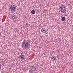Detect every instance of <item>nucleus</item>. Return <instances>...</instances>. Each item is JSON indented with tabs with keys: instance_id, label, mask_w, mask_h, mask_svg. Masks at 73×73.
<instances>
[{
	"instance_id": "obj_1",
	"label": "nucleus",
	"mask_w": 73,
	"mask_h": 73,
	"mask_svg": "<svg viewBox=\"0 0 73 73\" xmlns=\"http://www.w3.org/2000/svg\"><path fill=\"white\" fill-rule=\"evenodd\" d=\"M24 44H25L24 46H22L23 48H25L27 49V48H29L30 46V41L24 40L22 43V45H23Z\"/></svg>"
},
{
	"instance_id": "obj_2",
	"label": "nucleus",
	"mask_w": 73,
	"mask_h": 73,
	"mask_svg": "<svg viewBox=\"0 0 73 73\" xmlns=\"http://www.w3.org/2000/svg\"><path fill=\"white\" fill-rule=\"evenodd\" d=\"M59 8L60 11L62 13H64L65 12L66 10V8L65 6H64V5H60Z\"/></svg>"
},
{
	"instance_id": "obj_3",
	"label": "nucleus",
	"mask_w": 73,
	"mask_h": 73,
	"mask_svg": "<svg viewBox=\"0 0 73 73\" xmlns=\"http://www.w3.org/2000/svg\"><path fill=\"white\" fill-rule=\"evenodd\" d=\"M25 54V53L24 52H23L21 53V55L20 56V58L21 60H25V56L24 55V54Z\"/></svg>"
},
{
	"instance_id": "obj_4",
	"label": "nucleus",
	"mask_w": 73,
	"mask_h": 73,
	"mask_svg": "<svg viewBox=\"0 0 73 73\" xmlns=\"http://www.w3.org/2000/svg\"><path fill=\"white\" fill-rule=\"evenodd\" d=\"M10 9L11 11H15L16 9V6L12 5L10 7Z\"/></svg>"
},
{
	"instance_id": "obj_5",
	"label": "nucleus",
	"mask_w": 73,
	"mask_h": 73,
	"mask_svg": "<svg viewBox=\"0 0 73 73\" xmlns=\"http://www.w3.org/2000/svg\"><path fill=\"white\" fill-rule=\"evenodd\" d=\"M41 32L42 33H45V34H47L48 32L46 31V29L43 28H42L41 30Z\"/></svg>"
},
{
	"instance_id": "obj_6",
	"label": "nucleus",
	"mask_w": 73,
	"mask_h": 73,
	"mask_svg": "<svg viewBox=\"0 0 73 73\" xmlns=\"http://www.w3.org/2000/svg\"><path fill=\"white\" fill-rule=\"evenodd\" d=\"M35 68H33V66H31V67L29 70V72L30 73H33L34 72L33 71H35Z\"/></svg>"
},
{
	"instance_id": "obj_7",
	"label": "nucleus",
	"mask_w": 73,
	"mask_h": 73,
	"mask_svg": "<svg viewBox=\"0 0 73 73\" xmlns=\"http://www.w3.org/2000/svg\"><path fill=\"white\" fill-rule=\"evenodd\" d=\"M51 58L52 61H55V60H56V57L55 56L51 55Z\"/></svg>"
},
{
	"instance_id": "obj_8",
	"label": "nucleus",
	"mask_w": 73,
	"mask_h": 73,
	"mask_svg": "<svg viewBox=\"0 0 73 73\" xmlns=\"http://www.w3.org/2000/svg\"><path fill=\"white\" fill-rule=\"evenodd\" d=\"M61 20L63 21H64L65 20V18L64 17H62Z\"/></svg>"
},
{
	"instance_id": "obj_9",
	"label": "nucleus",
	"mask_w": 73,
	"mask_h": 73,
	"mask_svg": "<svg viewBox=\"0 0 73 73\" xmlns=\"http://www.w3.org/2000/svg\"><path fill=\"white\" fill-rule=\"evenodd\" d=\"M31 13L33 14H35V10H33L31 11Z\"/></svg>"
},
{
	"instance_id": "obj_10",
	"label": "nucleus",
	"mask_w": 73,
	"mask_h": 73,
	"mask_svg": "<svg viewBox=\"0 0 73 73\" xmlns=\"http://www.w3.org/2000/svg\"><path fill=\"white\" fill-rule=\"evenodd\" d=\"M13 17H14V18H15V17H14V16L13 17V16L12 17H12L13 18Z\"/></svg>"
},
{
	"instance_id": "obj_11",
	"label": "nucleus",
	"mask_w": 73,
	"mask_h": 73,
	"mask_svg": "<svg viewBox=\"0 0 73 73\" xmlns=\"http://www.w3.org/2000/svg\"><path fill=\"white\" fill-rule=\"evenodd\" d=\"M15 0V1H16V0Z\"/></svg>"
}]
</instances>
